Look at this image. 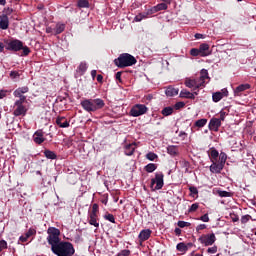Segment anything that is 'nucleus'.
Masks as SVG:
<instances>
[{"instance_id":"1","label":"nucleus","mask_w":256,"mask_h":256,"mask_svg":"<svg viewBox=\"0 0 256 256\" xmlns=\"http://www.w3.org/2000/svg\"><path fill=\"white\" fill-rule=\"evenodd\" d=\"M209 81V72L206 69H202L199 78H186L185 85L189 89H199L205 87V84Z\"/></svg>"},{"instance_id":"2","label":"nucleus","mask_w":256,"mask_h":256,"mask_svg":"<svg viewBox=\"0 0 256 256\" xmlns=\"http://www.w3.org/2000/svg\"><path fill=\"white\" fill-rule=\"evenodd\" d=\"M52 253L57 256H73L75 255V247L71 242L61 241L51 248Z\"/></svg>"},{"instance_id":"3","label":"nucleus","mask_w":256,"mask_h":256,"mask_svg":"<svg viewBox=\"0 0 256 256\" xmlns=\"http://www.w3.org/2000/svg\"><path fill=\"white\" fill-rule=\"evenodd\" d=\"M81 106L87 113H95V111H99V109L105 107V101L101 98L86 99L81 102Z\"/></svg>"},{"instance_id":"4","label":"nucleus","mask_w":256,"mask_h":256,"mask_svg":"<svg viewBox=\"0 0 256 256\" xmlns=\"http://www.w3.org/2000/svg\"><path fill=\"white\" fill-rule=\"evenodd\" d=\"M114 63L116 67L123 69L125 67H133L137 63V59L129 53H123L114 60Z\"/></svg>"},{"instance_id":"5","label":"nucleus","mask_w":256,"mask_h":256,"mask_svg":"<svg viewBox=\"0 0 256 256\" xmlns=\"http://www.w3.org/2000/svg\"><path fill=\"white\" fill-rule=\"evenodd\" d=\"M47 234V241L51 245V249H53V247L61 242V238H59V236L61 235V231L55 227H49L47 230Z\"/></svg>"},{"instance_id":"6","label":"nucleus","mask_w":256,"mask_h":256,"mask_svg":"<svg viewBox=\"0 0 256 256\" xmlns=\"http://www.w3.org/2000/svg\"><path fill=\"white\" fill-rule=\"evenodd\" d=\"M163 178H164L163 172H157L155 174V178L151 179V184H150L152 191H159V189H163V185H165Z\"/></svg>"},{"instance_id":"7","label":"nucleus","mask_w":256,"mask_h":256,"mask_svg":"<svg viewBox=\"0 0 256 256\" xmlns=\"http://www.w3.org/2000/svg\"><path fill=\"white\" fill-rule=\"evenodd\" d=\"M198 241L204 247H211V245L217 241V237L215 236V233L203 234L198 238Z\"/></svg>"},{"instance_id":"8","label":"nucleus","mask_w":256,"mask_h":256,"mask_svg":"<svg viewBox=\"0 0 256 256\" xmlns=\"http://www.w3.org/2000/svg\"><path fill=\"white\" fill-rule=\"evenodd\" d=\"M149 111V108H147L144 104H135L131 110L130 115L131 117H141V115H145Z\"/></svg>"},{"instance_id":"9","label":"nucleus","mask_w":256,"mask_h":256,"mask_svg":"<svg viewBox=\"0 0 256 256\" xmlns=\"http://www.w3.org/2000/svg\"><path fill=\"white\" fill-rule=\"evenodd\" d=\"M23 48V42L21 40H12L7 43L6 49L7 51H21Z\"/></svg>"},{"instance_id":"10","label":"nucleus","mask_w":256,"mask_h":256,"mask_svg":"<svg viewBox=\"0 0 256 256\" xmlns=\"http://www.w3.org/2000/svg\"><path fill=\"white\" fill-rule=\"evenodd\" d=\"M223 97H229V91L227 88H223L220 92H215L212 95V99L214 103H219Z\"/></svg>"},{"instance_id":"11","label":"nucleus","mask_w":256,"mask_h":256,"mask_svg":"<svg viewBox=\"0 0 256 256\" xmlns=\"http://www.w3.org/2000/svg\"><path fill=\"white\" fill-rule=\"evenodd\" d=\"M212 164L210 165V171L211 173H221L223 171V167H225L224 164H222L219 161L212 160Z\"/></svg>"},{"instance_id":"12","label":"nucleus","mask_w":256,"mask_h":256,"mask_svg":"<svg viewBox=\"0 0 256 256\" xmlns=\"http://www.w3.org/2000/svg\"><path fill=\"white\" fill-rule=\"evenodd\" d=\"M0 29L3 31L9 29V16L7 14L0 15Z\"/></svg>"},{"instance_id":"13","label":"nucleus","mask_w":256,"mask_h":256,"mask_svg":"<svg viewBox=\"0 0 256 256\" xmlns=\"http://www.w3.org/2000/svg\"><path fill=\"white\" fill-rule=\"evenodd\" d=\"M219 127H221V120L219 118H212L209 122L210 131H219Z\"/></svg>"},{"instance_id":"14","label":"nucleus","mask_w":256,"mask_h":256,"mask_svg":"<svg viewBox=\"0 0 256 256\" xmlns=\"http://www.w3.org/2000/svg\"><path fill=\"white\" fill-rule=\"evenodd\" d=\"M151 233H153L151 229L141 230L138 235V239L141 241V243H143V241H147L149 237H151Z\"/></svg>"},{"instance_id":"15","label":"nucleus","mask_w":256,"mask_h":256,"mask_svg":"<svg viewBox=\"0 0 256 256\" xmlns=\"http://www.w3.org/2000/svg\"><path fill=\"white\" fill-rule=\"evenodd\" d=\"M247 89H251V85H249V84H241V85H239L234 90L235 97H241V94L243 93V91H247Z\"/></svg>"},{"instance_id":"16","label":"nucleus","mask_w":256,"mask_h":256,"mask_svg":"<svg viewBox=\"0 0 256 256\" xmlns=\"http://www.w3.org/2000/svg\"><path fill=\"white\" fill-rule=\"evenodd\" d=\"M200 57H209L211 55V50L209 49V44H201L199 47Z\"/></svg>"},{"instance_id":"17","label":"nucleus","mask_w":256,"mask_h":256,"mask_svg":"<svg viewBox=\"0 0 256 256\" xmlns=\"http://www.w3.org/2000/svg\"><path fill=\"white\" fill-rule=\"evenodd\" d=\"M88 223H89V225H92L93 227H96V229H98L99 216L97 214H89Z\"/></svg>"},{"instance_id":"18","label":"nucleus","mask_w":256,"mask_h":256,"mask_svg":"<svg viewBox=\"0 0 256 256\" xmlns=\"http://www.w3.org/2000/svg\"><path fill=\"white\" fill-rule=\"evenodd\" d=\"M137 148V145L135 143L128 144L124 148L125 155L131 156L133 153H135V149Z\"/></svg>"},{"instance_id":"19","label":"nucleus","mask_w":256,"mask_h":256,"mask_svg":"<svg viewBox=\"0 0 256 256\" xmlns=\"http://www.w3.org/2000/svg\"><path fill=\"white\" fill-rule=\"evenodd\" d=\"M24 93H29V87L23 86V87L17 88L14 91L13 95L14 97H21L22 95H24Z\"/></svg>"},{"instance_id":"20","label":"nucleus","mask_w":256,"mask_h":256,"mask_svg":"<svg viewBox=\"0 0 256 256\" xmlns=\"http://www.w3.org/2000/svg\"><path fill=\"white\" fill-rule=\"evenodd\" d=\"M56 124L59 125L62 129L69 127V121L65 117H58L56 119Z\"/></svg>"},{"instance_id":"21","label":"nucleus","mask_w":256,"mask_h":256,"mask_svg":"<svg viewBox=\"0 0 256 256\" xmlns=\"http://www.w3.org/2000/svg\"><path fill=\"white\" fill-rule=\"evenodd\" d=\"M26 113L27 108H25V106H17L13 114L15 115V117H19L21 115H25Z\"/></svg>"},{"instance_id":"22","label":"nucleus","mask_w":256,"mask_h":256,"mask_svg":"<svg viewBox=\"0 0 256 256\" xmlns=\"http://www.w3.org/2000/svg\"><path fill=\"white\" fill-rule=\"evenodd\" d=\"M195 95H197V92H195L194 94L187 90H182L180 92V97H182L184 99H195Z\"/></svg>"},{"instance_id":"23","label":"nucleus","mask_w":256,"mask_h":256,"mask_svg":"<svg viewBox=\"0 0 256 256\" xmlns=\"http://www.w3.org/2000/svg\"><path fill=\"white\" fill-rule=\"evenodd\" d=\"M34 142L37 143V145H41L43 141H45V138L43 137V133L41 132H35L33 136Z\"/></svg>"},{"instance_id":"24","label":"nucleus","mask_w":256,"mask_h":256,"mask_svg":"<svg viewBox=\"0 0 256 256\" xmlns=\"http://www.w3.org/2000/svg\"><path fill=\"white\" fill-rule=\"evenodd\" d=\"M167 153L168 155H171L172 157H175L176 155H179V148L177 146H168L167 147Z\"/></svg>"},{"instance_id":"25","label":"nucleus","mask_w":256,"mask_h":256,"mask_svg":"<svg viewBox=\"0 0 256 256\" xmlns=\"http://www.w3.org/2000/svg\"><path fill=\"white\" fill-rule=\"evenodd\" d=\"M167 97H175V95H179V89L168 87L165 91Z\"/></svg>"},{"instance_id":"26","label":"nucleus","mask_w":256,"mask_h":256,"mask_svg":"<svg viewBox=\"0 0 256 256\" xmlns=\"http://www.w3.org/2000/svg\"><path fill=\"white\" fill-rule=\"evenodd\" d=\"M88 66H87V62H81L77 68V72L80 75H85V72L87 71Z\"/></svg>"},{"instance_id":"27","label":"nucleus","mask_w":256,"mask_h":256,"mask_svg":"<svg viewBox=\"0 0 256 256\" xmlns=\"http://www.w3.org/2000/svg\"><path fill=\"white\" fill-rule=\"evenodd\" d=\"M65 31V24H57L54 28V34L59 35Z\"/></svg>"},{"instance_id":"28","label":"nucleus","mask_w":256,"mask_h":256,"mask_svg":"<svg viewBox=\"0 0 256 256\" xmlns=\"http://www.w3.org/2000/svg\"><path fill=\"white\" fill-rule=\"evenodd\" d=\"M44 155L46 157V159H57V154H55V152L51 151V150H45L44 151Z\"/></svg>"},{"instance_id":"29","label":"nucleus","mask_w":256,"mask_h":256,"mask_svg":"<svg viewBox=\"0 0 256 256\" xmlns=\"http://www.w3.org/2000/svg\"><path fill=\"white\" fill-rule=\"evenodd\" d=\"M157 170V164L149 163L145 166V171L147 173H153V171Z\"/></svg>"},{"instance_id":"30","label":"nucleus","mask_w":256,"mask_h":256,"mask_svg":"<svg viewBox=\"0 0 256 256\" xmlns=\"http://www.w3.org/2000/svg\"><path fill=\"white\" fill-rule=\"evenodd\" d=\"M218 157H219V151H217L215 148H212L210 151L211 161H217Z\"/></svg>"},{"instance_id":"31","label":"nucleus","mask_w":256,"mask_h":256,"mask_svg":"<svg viewBox=\"0 0 256 256\" xmlns=\"http://www.w3.org/2000/svg\"><path fill=\"white\" fill-rule=\"evenodd\" d=\"M162 115H164V117H169V115H173V107L171 106L165 107L162 110Z\"/></svg>"},{"instance_id":"32","label":"nucleus","mask_w":256,"mask_h":256,"mask_svg":"<svg viewBox=\"0 0 256 256\" xmlns=\"http://www.w3.org/2000/svg\"><path fill=\"white\" fill-rule=\"evenodd\" d=\"M78 7H79L80 9H88V7H89V1H87V0H79V1H78Z\"/></svg>"},{"instance_id":"33","label":"nucleus","mask_w":256,"mask_h":256,"mask_svg":"<svg viewBox=\"0 0 256 256\" xmlns=\"http://www.w3.org/2000/svg\"><path fill=\"white\" fill-rule=\"evenodd\" d=\"M207 125V119L205 118H202V119H199L195 122V126L196 127H205Z\"/></svg>"},{"instance_id":"34","label":"nucleus","mask_w":256,"mask_h":256,"mask_svg":"<svg viewBox=\"0 0 256 256\" xmlns=\"http://www.w3.org/2000/svg\"><path fill=\"white\" fill-rule=\"evenodd\" d=\"M154 9L156 10V13L158 11H165V10H167V4L166 3H160L156 6H154Z\"/></svg>"},{"instance_id":"35","label":"nucleus","mask_w":256,"mask_h":256,"mask_svg":"<svg viewBox=\"0 0 256 256\" xmlns=\"http://www.w3.org/2000/svg\"><path fill=\"white\" fill-rule=\"evenodd\" d=\"M218 162H220L222 165H225L227 163V154L221 153Z\"/></svg>"},{"instance_id":"36","label":"nucleus","mask_w":256,"mask_h":256,"mask_svg":"<svg viewBox=\"0 0 256 256\" xmlns=\"http://www.w3.org/2000/svg\"><path fill=\"white\" fill-rule=\"evenodd\" d=\"M37 234V230L35 228H30L26 233L25 236L29 239V237H33V235Z\"/></svg>"},{"instance_id":"37","label":"nucleus","mask_w":256,"mask_h":256,"mask_svg":"<svg viewBox=\"0 0 256 256\" xmlns=\"http://www.w3.org/2000/svg\"><path fill=\"white\" fill-rule=\"evenodd\" d=\"M177 225L180 229H184V227H191V223L186 221H178Z\"/></svg>"},{"instance_id":"38","label":"nucleus","mask_w":256,"mask_h":256,"mask_svg":"<svg viewBox=\"0 0 256 256\" xmlns=\"http://www.w3.org/2000/svg\"><path fill=\"white\" fill-rule=\"evenodd\" d=\"M190 55H192V57H199L201 56V52L197 48H192L190 50Z\"/></svg>"},{"instance_id":"39","label":"nucleus","mask_w":256,"mask_h":256,"mask_svg":"<svg viewBox=\"0 0 256 256\" xmlns=\"http://www.w3.org/2000/svg\"><path fill=\"white\" fill-rule=\"evenodd\" d=\"M146 159H148L149 161H155L157 159V154L149 152L148 154H146Z\"/></svg>"},{"instance_id":"40","label":"nucleus","mask_w":256,"mask_h":256,"mask_svg":"<svg viewBox=\"0 0 256 256\" xmlns=\"http://www.w3.org/2000/svg\"><path fill=\"white\" fill-rule=\"evenodd\" d=\"M199 209V203H194L190 206L188 212L189 213H195Z\"/></svg>"},{"instance_id":"41","label":"nucleus","mask_w":256,"mask_h":256,"mask_svg":"<svg viewBox=\"0 0 256 256\" xmlns=\"http://www.w3.org/2000/svg\"><path fill=\"white\" fill-rule=\"evenodd\" d=\"M252 219L251 215L247 214L241 217V223L245 225V223H249V220Z\"/></svg>"},{"instance_id":"42","label":"nucleus","mask_w":256,"mask_h":256,"mask_svg":"<svg viewBox=\"0 0 256 256\" xmlns=\"http://www.w3.org/2000/svg\"><path fill=\"white\" fill-rule=\"evenodd\" d=\"M218 195H219V197H231V192L218 190Z\"/></svg>"},{"instance_id":"43","label":"nucleus","mask_w":256,"mask_h":256,"mask_svg":"<svg viewBox=\"0 0 256 256\" xmlns=\"http://www.w3.org/2000/svg\"><path fill=\"white\" fill-rule=\"evenodd\" d=\"M176 249L178 251H182V252L187 251V246L185 245V243H179V244H177Z\"/></svg>"},{"instance_id":"44","label":"nucleus","mask_w":256,"mask_h":256,"mask_svg":"<svg viewBox=\"0 0 256 256\" xmlns=\"http://www.w3.org/2000/svg\"><path fill=\"white\" fill-rule=\"evenodd\" d=\"M104 219H106V221H110V223H115V216H113V214H106Z\"/></svg>"},{"instance_id":"45","label":"nucleus","mask_w":256,"mask_h":256,"mask_svg":"<svg viewBox=\"0 0 256 256\" xmlns=\"http://www.w3.org/2000/svg\"><path fill=\"white\" fill-rule=\"evenodd\" d=\"M98 211H99V205L93 204L90 215H97Z\"/></svg>"},{"instance_id":"46","label":"nucleus","mask_w":256,"mask_h":256,"mask_svg":"<svg viewBox=\"0 0 256 256\" xmlns=\"http://www.w3.org/2000/svg\"><path fill=\"white\" fill-rule=\"evenodd\" d=\"M207 253H209L210 255H215V253H217V246H212L208 248Z\"/></svg>"},{"instance_id":"47","label":"nucleus","mask_w":256,"mask_h":256,"mask_svg":"<svg viewBox=\"0 0 256 256\" xmlns=\"http://www.w3.org/2000/svg\"><path fill=\"white\" fill-rule=\"evenodd\" d=\"M131 255V251L130 250H121L118 253V256H130Z\"/></svg>"},{"instance_id":"48","label":"nucleus","mask_w":256,"mask_h":256,"mask_svg":"<svg viewBox=\"0 0 256 256\" xmlns=\"http://www.w3.org/2000/svg\"><path fill=\"white\" fill-rule=\"evenodd\" d=\"M21 50L23 51V55L27 56L31 53V50L27 46H22Z\"/></svg>"},{"instance_id":"49","label":"nucleus","mask_w":256,"mask_h":256,"mask_svg":"<svg viewBox=\"0 0 256 256\" xmlns=\"http://www.w3.org/2000/svg\"><path fill=\"white\" fill-rule=\"evenodd\" d=\"M3 249H7V241L5 240L0 241V253Z\"/></svg>"},{"instance_id":"50","label":"nucleus","mask_w":256,"mask_h":256,"mask_svg":"<svg viewBox=\"0 0 256 256\" xmlns=\"http://www.w3.org/2000/svg\"><path fill=\"white\" fill-rule=\"evenodd\" d=\"M200 221H203V223H209V214H204L201 216Z\"/></svg>"},{"instance_id":"51","label":"nucleus","mask_w":256,"mask_h":256,"mask_svg":"<svg viewBox=\"0 0 256 256\" xmlns=\"http://www.w3.org/2000/svg\"><path fill=\"white\" fill-rule=\"evenodd\" d=\"M11 79H17V77H20L19 72L17 71H11L10 72Z\"/></svg>"},{"instance_id":"52","label":"nucleus","mask_w":256,"mask_h":256,"mask_svg":"<svg viewBox=\"0 0 256 256\" xmlns=\"http://www.w3.org/2000/svg\"><path fill=\"white\" fill-rule=\"evenodd\" d=\"M203 229H207V225L206 224H199L196 227V231L199 233V231H203Z\"/></svg>"},{"instance_id":"53","label":"nucleus","mask_w":256,"mask_h":256,"mask_svg":"<svg viewBox=\"0 0 256 256\" xmlns=\"http://www.w3.org/2000/svg\"><path fill=\"white\" fill-rule=\"evenodd\" d=\"M225 117H227V114L225 111H220V118H218V120L221 121H225Z\"/></svg>"},{"instance_id":"54","label":"nucleus","mask_w":256,"mask_h":256,"mask_svg":"<svg viewBox=\"0 0 256 256\" xmlns=\"http://www.w3.org/2000/svg\"><path fill=\"white\" fill-rule=\"evenodd\" d=\"M8 90H0V99H5L7 97Z\"/></svg>"},{"instance_id":"55","label":"nucleus","mask_w":256,"mask_h":256,"mask_svg":"<svg viewBox=\"0 0 256 256\" xmlns=\"http://www.w3.org/2000/svg\"><path fill=\"white\" fill-rule=\"evenodd\" d=\"M174 107H175V109H183V107H185V103L177 102Z\"/></svg>"},{"instance_id":"56","label":"nucleus","mask_w":256,"mask_h":256,"mask_svg":"<svg viewBox=\"0 0 256 256\" xmlns=\"http://www.w3.org/2000/svg\"><path fill=\"white\" fill-rule=\"evenodd\" d=\"M153 13H157V10H155V7H152L151 9H148L146 11V14L149 15H153Z\"/></svg>"},{"instance_id":"57","label":"nucleus","mask_w":256,"mask_h":256,"mask_svg":"<svg viewBox=\"0 0 256 256\" xmlns=\"http://www.w3.org/2000/svg\"><path fill=\"white\" fill-rule=\"evenodd\" d=\"M134 21H136V23L143 21V16H141V13L135 16Z\"/></svg>"},{"instance_id":"58","label":"nucleus","mask_w":256,"mask_h":256,"mask_svg":"<svg viewBox=\"0 0 256 256\" xmlns=\"http://www.w3.org/2000/svg\"><path fill=\"white\" fill-rule=\"evenodd\" d=\"M190 193H192L193 195H197V193H199V191L197 190L196 187H190L189 188Z\"/></svg>"},{"instance_id":"59","label":"nucleus","mask_w":256,"mask_h":256,"mask_svg":"<svg viewBox=\"0 0 256 256\" xmlns=\"http://www.w3.org/2000/svg\"><path fill=\"white\" fill-rule=\"evenodd\" d=\"M29 238L26 236V234H24V236H20L19 240L22 242V243H26V241L28 240Z\"/></svg>"},{"instance_id":"60","label":"nucleus","mask_w":256,"mask_h":256,"mask_svg":"<svg viewBox=\"0 0 256 256\" xmlns=\"http://www.w3.org/2000/svg\"><path fill=\"white\" fill-rule=\"evenodd\" d=\"M180 165H184L187 169V167H189V162L186 160H182V161H180Z\"/></svg>"},{"instance_id":"61","label":"nucleus","mask_w":256,"mask_h":256,"mask_svg":"<svg viewBox=\"0 0 256 256\" xmlns=\"http://www.w3.org/2000/svg\"><path fill=\"white\" fill-rule=\"evenodd\" d=\"M5 12H6V15H11V13H13V9L11 8L4 9V13Z\"/></svg>"},{"instance_id":"62","label":"nucleus","mask_w":256,"mask_h":256,"mask_svg":"<svg viewBox=\"0 0 256 256\" xmlns=\"http://www.w3.org/2000/svg\"><path fill=\"white\" fill-rule=\"evenodd\" d=\"M15 97H19V101L22 103H25V99H27V97H25L24 95L22 96H15Z\"/></svg>"},{"instance_id":"63","label":"nucleus","mask_w":256,"mask_h":256,"mask_svg":"<svg viewBox=\"0 0 256 256\" xmlns=\"http://www.w3.org/2000/svg\"><path fill=\"white\" fill-rule=\"evenodd\" d=\"M195 39H203V34H195Z\"/></svg>"},{"instance_id":"64","label":"nucleus","mask_w":256,"mask_h":256,"mask_svg":"<svg viewBox=\"0 0 256 256\" xmlns=\"http://www.w3.org/2000/svg\"><path fill=\"white\" fill-rule=\"evenodd\" d=\"M116 79L117 81H121V72L116 73Z\"/></svg>"}]
</instances>
